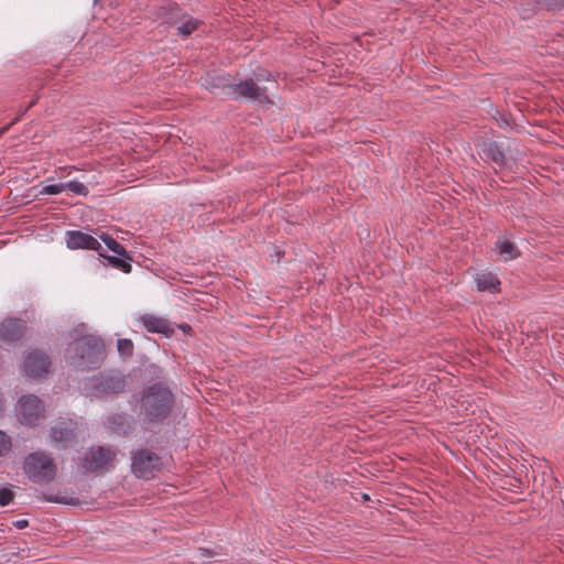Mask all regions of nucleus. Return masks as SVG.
<instances>
[{"label":"nucleus","instance_id":"6","mask_svg":"<svg viewBox=\"0 0 564 564\" xmlns=\"http://www.w3.org/2000/svg\"><path fill=\"white\" fill-rule=\"evenodd\" d=\"M78 434V424L72 419L59 417L51 427V437L53 442L59 443L63 448L75 444L77 442Z\"/></svg>","mask_w":564,"mask_h":564},{"label":"nucleus","instance_id":"14","mask_svg":"<svg viewBox=\"0 0 564 564\" xmlns=\"http://www.w3.org/2000/svg\"><path fill=\"white\" fill-rule=\"evenodd\" d=\"M533 3L539 4L546 10H561L564 8V0H531ZM518 10L522 14V17L529 18L533 12V8H529V0H517Z\"/></svg>","mask_w":564,"mask_h":564},{"label":"nucleus","instance_id":"23","mask_svg":"<svg viewBox=\"0 0 564 564\" xmlns=\"http://www.w3.org/2000/svg\"><path fill=\"white\" fill-rule=\"evenodd\" d=\"M117 349L121 357L130 358L133 355L134 346L131 339L122 338L118 339Z\"/></svg>","mask_w":564,"mask_h":564},{"label":"nucleus","instance_id":"34","mask_svg":"<svg viewBox=\"0 0 564 564\" xmlns=\"http://www.w3.org/2000/svg\"><path fill=\"white\" fill-rule=\"evenodd\" d=\"M35 102H36V99H33L26 108H24L23 110L20 111V115L18 117L21 118V116H23L31 107H33L35 105Z\"/></svg>","mask_w":564,"mask_h":564},{"label":"nucleus","instance_id":"1","mask_svg":"<svg viewBox=\"0 0 564 564\" xmlns=\"http://www.w3.org/2000/svg\"><path fill=\"white\" fill-rule=\"evenodd\" d=\"M174 403L172 390L162 382L145 388L140 400L141 411L150 423H161L167 419Z\"/></svg>","mask_w":564,"mask_h":564},{"label":"nucleus","instance_id":"12","mask_svg":"<svg viewBox=\"0 0 564 564\" xmlns=\"http://www.w3.org/2000/svg\"><path fill=\"white\" fill-rule=\"evenodd\" d=\"M140 321L150 333L162 334L165 337H172L174 335V327L172 323L163 317L144 314L140 317Z\"/></svg>","mask_w":564,"mask_h":564},{"label":"nucleus","instance_id":"36","mask_svg":"<svg viewBox=\"0 0 564 564\" xmlns=\"http://www.w3.org/2000/svg\"><path fill=\"white\" fill-rule=\"evenodd\" d=\"M46 500L47 501H52V502H64V503H66V501H64L63 499L54 498L52 496L47 497Z\"/></svg>","mask_w":564,"mask_h":564},{"label":"nucleus","instance_id":"28","mask_svg":"<svg viewBox=\"0 0 564 564\" xmlns=\"http://www.w3.org/2000/svg\"><path fill=\"white\" fill-rule=\"evenodd\" d=\"M14 499V492L10 488L0 489V506L4 507Z\"/></svg>","mask_w":564,"mask_h":564},{"label":"nucleus","instance_id":"9","mask_svg":"<svg viewBox=\"0 0 564 564\" xmlns=\"http://www.w3.org/2000/svg\"><path fill=\"white\" fill-rule=\"evenodd\" d=\"M126 377L120 371L104 373L94 386L98 394H117L126 389Z\"/></svg>","mask_w":564,"mask_h":564},{"label":"nucleus","instance_id":"4","mask_svg":"<svg viewBox=\"0 0 564 564\" xmlns=\"http://www.w3.org/2000/svg\"><path fill=\"white\" fill-rule=\"evenodd\" d=\"M131 470L142 479L154 478L162 470L163 462L161 456L149 449L139 448L131 454Z\"/></svg>","mask_w":564,"mask_h":564},{"label":"nucleus","instance_id":"2","mask_svg":"<svg viewBox=\"0 0 564 564\" xmlns=\"http://www.w3.org/2000/svg\"><path fill=\"white\" fill-rule=\"evenodd\" d=\"M66 356L70 364L79 370L95 369L105 359V345L95 336H85L67 347Z\"/></svg>","mask_w":564,"mask_h":564},{"label":"nucleus","instance_id":"10","mask_svg":"<svg viewBox=\"0 0 564 564\" xmlns=\"http://www.w3.org/2000/svg\"><path fill=\"white\" fill-rule=\"evenodd\" d=\"M50 365V358L45 352L33 350L24 359V371L26 376L32 378L42 377L47 373Z\"/></svg>","mask_w":564,"mask_h":564},{"label":"nucleus","instance_id":"21","mask_svg":"<svg viewBox=\"0 0 564 564\" xmlns=\"http://www.w3.org/2000/svg\"><path fill=\"white\" fill-rule=\"evenodd\" d=\"M476 282L479 291H492L496 290L499 284L498 279L491 273L479 274Z\"/></svg>","mask_w":564,"mask_h":564},{"label":"nucleus","instance_id":"7","mask_svg":"<svg viewBox=\"0 0 564 564\" xmlns=\"http://www.w3.org/2000/svg\"><path fill=\"white\" fill-rule=\"evenodd\" d=\"M227 87L229 88V96L235 99L247 98L258 100L260 102H270L265 89L258 86L252 78H248L238 84H234V86Z\"/></svg>","mask_w":564,"mask_h":564},{"label":"nucleus","instance_id":"19","mask_svg":"<svg viewBox=\"0 0 564 564\" xmlns=\"http://www.w3.org/2000/svg\"><path fill=\"white\" fill-rule=\"evenodd\" d=\"M496 248L498 249L501 256H505L506 260L516 259L520 256L516 245L509 240H498L496 243Z\"/></svg>","mask_w":564,"mask_h":564},{"label":"nucleus","instance_id":"29","mask_svg":"<svg viewBox=\"0 0 564 564\" xmlns=\"http://www.w3.org/2000/svg\"><path fill=\"white\" fill-rule=\"evenodd\" d=\"M254 76H256L257 80L262 82V80H269L271 77V74L265 69H258L254 73Z\"/></svg>","mask_w":564,"mask_h":564},{"label":"nucleus","instance_id":"17","mask_svg":"<svg viewBox=\"0 0 564 564\" xmlns=\"http://www.w3.org/2000/svg\"><path fill=\"white\" fill-rule=\"evenodd\" d=\"M202 24V21L194 19L192 15L185 13L182 20L176 24L177 34L181 36H189L198 26Z\"/></svg>","mask_w":564,"mask_h":564},{"label":"nucleus","instance_id":"5","mask_svg":"<svg viewBox=\"0 0 564 564\" xmlns=\"http://www.w3.org/2000/svg\"><path fill=\"white\" fill-rule=\"evenodd\" d=\"M116 451L110 446H91L82 458V468L87 473L108 471L113 467Z\"/></svg>","mask_w":564,"mask_h":564},{"label":"nucleus","instance_id":"33","mask_svg":"<svg viewBox=\"0 0 564 564\" xmlns=\"http://www.w3.org/2000/svg\"><path fill=\"white\" fill-rule=\"evenodd\" d=\"M35 102H36V99H33L26 108H24L23 110L20 111V115L18 117L21 118V116H23L31 107H33L35 105Z\"/></svg>","mask_w":564,"mask_h":564},{"label":"nucleus","instance_id":"16","mask_svg":"<svg viewBox=\"0 0 564 564\" xmlns=\"http://www.w3.org/2000/svg\"><path fill=\"white\" fill-rule=\"evenodd\" d=\"M107 425L111 432L118 435H126L131 429L129 416L126 414L110 415L107 419Z\"/></svg>","mask_w":564,"mask_h":564},{"label":"nucleus","instance_id":"31","mask_svg":"<svg viewBox=\"0 0 564 564\" xmlns=\"http://www.w3.org/2000/svg\"><path fill=\"white\" fill-rule=\"evenodd\" d=\"M20 120V117H15L8 126L0 129V137L3 135L11 126L15 124Z\"/></svg>","mask_w":564,"mask_h":564},{"label":"nucleus","instance_id":"20","mask_svg":"<svg viewBox=\"0 0 564 564\" xmlns=\"http://www.w3.org/2000/svg\"><path fill=\"white\" fill-rule=\"evenodd\" d=\"M99 238L106 243L109 250H111L112 252L120 257L131 260L124 247L121 243H119L115 238L107 234L99 235Z\"/></svg>","mask_w":564,"mask_h":564},{"label":"nucleus","instance_id":"35","mask_svg":"<svg viewBox=\"0 0 564 564\" xmlns=\"http://www.w3.org/2000/svg\"><path fill=\"white\" fill-rule=\"evenodd\" d=\"M178 327L186 334L191 333L192 327L188 324H181Z\"/></svg>","mask_w":564,"mask_h":564},{"label":"nucleus","instance_id":"11","mask_svg":"<svg viewBox=\"0 0 564 564\" xmlns=\"http://www.w3.org/2000/svg\"><path fill=\"white\" fill-rule=\"evenodd\" d=\"M67 247L70 249H89L99 252L101 245L99 241L83 231L72 230L66 232Z\"/></svg>","mask_w":564,"mask_h":564},{"label":"nucleus","instance_id":"8","mask_svg":"<svg viewBox=\"0 0 564 564\" xmlns=\"http://www.w3.org/2000/svg\"><path fill=\"white\" fill-rule=\"evenodd\" d=\"M42 415V401L36 395H23L19 399V416L22 423L33 425Z\"/></svg>","mask_w":564,"mask_h":564},{"label":"nucleus","instance_id":"26","mask_svg":"<svg viewBox=\"0 0 564 564\" xmlns=\"http://www.w3.org/2000/svg\"><path fill=\"white\" fill-rule=\"evenodd\" d=\"M65 191V183L44 186L40 194L56 195Z\"/></svg>","mask_w":564,"mask_h":564},{"label":"nucleus","instance_id":"30","mask_svg":"<svg viewBox=\"0 0 564 564\" xmlns=\"http://www.w3.org/2000/svg\"><path fill=\"white\" fill-rule=\"evenodd\" d=\"M20 120V117H15L8 126L0 129V137L3 135L11 126L15 124Z\"/></svg>","mask_w":564,"mask_h":564},{"label":"nucleus","instance_id":"3","mask_svg":"<svg viewBox=\"0 0 564 564\" xmlns=\"http://www.w3.org/2000/svg\"><path fill=\"white\" fill-rule=\"evenodd\" d=\"M23 470L32 481L43 484L55 478L56 465L47 454L35 452L25 457Z\"/></svg>","mask_w":564,"mask_h":564},{"label":"nucleus","instance_id":"27","mask_svg":"<svg viewBox=\"0 0 564 564\" xmlns=\"http://www.w3.org/2000/svg\"><path fill=\"white\" fill-rule=\"evenodd\" d=\"M11 449V440L10 437L0 431V456H4Z\"/></svg>","mask_w":564,"mask_h":564},{"label":"nucleus","instance_id":"18","mask_svg":"<svg viewBox=\"0 0 564 564\" xmlns=\"http://www.w3.org/2000/svg\"><path fill=\"white\" fill-rule=\"evenodd\" d=\"M482 151L485 156L498 166L505 165V154L496 142L485 143Z\"/></svg>","mask_w":564,"mask_h":564},{"label":"nucleus","instance_id":"25","mask_svg":"<svg viewBox=\"0 0 564 564\" xmlns=\"http://www.w3.org/2000/svg\"><path fill=\"white\" fill-rule=\"evenodd\" d=\"M65 189H68L77 195L86 196L88 194V188L79 182L70 181L65 183Z\"/></svg>","mask_w":564,"mask_h":564},{"label":"nucleus","instance_id":"22","mask_svg":"<svg viewBox=\"0 0 564 564\" xmlns=\"http://www.w3.org/2000/svg\"><path fill=\"white\" fill-rule=\"evenodd\" d=\"M99 256L105 258L110 265H112L116 269L121 270L124 273H129L131 271V264L126 261V258H118V257H111L106 256L105 253L99 250Z\"/></svg>","mask_w":564,"mask_h":564},{"label":"nucleus","instance_id":"15","mask_svg":"<svg viewBox=\"0 0 564 564\" xmlns=\"http://www.w3.org/2000/svg\"><path fill=\"white\" fill-rule=\"evenodd\" d=\"M158 18L162 20L163 23L170 24V25H176L182 20V18L185 15L184 12L180 9V7L176 3L169 2L163 6H161L158 9Z\"/></svg>","mask_w":564,"mask_h":564},{"label":"nucleus","instance_id":"24","mask_svg":"<svg viewBox=\"0 0 564 564\" xmlns=\"http://www.w3.org/2000/svg\"><path fill=\"white\" fill-rule=\"evenodd\" d=\"M208 85L210 88L220 89L227 96H229V88L227 86H234V84L230 83L228 78L223 77V76L212 78V80L208 83Z\"/></svg>","mask_w":564,"mask_h":564},{"label":"nucleus","instance_id":"13","mask_svg":"<svg viewBox=\"0 0 564 564\" xmlns=\"http://www.w3.org/2000/svg\"><path fill=\"white\" fill-rule=\"evenodd\" d=\"M25 330V323L20 318H6L0 324V338L6 341L19 340Z\"/></svg>","mask_w":564,"mask_h":564},{"label":"nucleus","instance_id":"32","mask_svg":"<svg viewBox=\"0 0 564 564\" xmlns=\"http://www.w3.org/2000/svg\"><path fill=\"white\" fill-rule=\"evenodd\" d=\"M28 520H18L17 522H14V525L18 528V529H24L28 527Z\"/></svg>","mask_w":564,"mask_h":564}]
</instances>
